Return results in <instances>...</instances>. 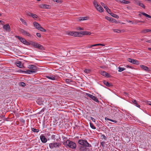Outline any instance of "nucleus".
<instances>
[{
    "label": "nucleus",
    "instance_id": "1",
    "mask_svg": "<svg viewBox=\"0 0 151 151\" xmlns=\"http://www.w3.org/2000/svg\"><path fill=\"white\" fill-rule=\"evenodd\" d=\"M80 145L78 146L77 149L78 151H83V150L88 147H91V145L89 144L86 140L79 139L78 141Z\"/></svg>",
    "mask_w": 151,
    "mask_h": 151
},
{
    "label": "nucleus",
    "instance_id": "2",
    "mask_svg": "<svg viewBox=\"0 0 151 151\" xmlns=\"http://www.w3.org/2000/svg\"><path fill=\"white\" fill-rule=\"evenodd\" d=\"M63 144L67 148H70L72 149H76V144L75 142L68 139L64 142Z\"/></svg>",
    "mask_w": 151,
    "mask_h": 151
},
{
    "label": "nucleus",
    "instance_id": "3",
    "mask_svg": "<svg viewBox=\"0 0 151 151\" xmlns=\"http://www.w3.org/2000/svg\"><path fill=\"white\" fill-rule=\"evenodd\" d=\"M31 45L35 47V48H38L41 50H44V47L40 44H39L35 42H33L31 43Z\"/></svg>",
    "mask_w": 151,
    "mask_h": 151
},
{
    "label": "nucleus",
    "instance_id": "4",
    "mask_svg": "<svg viewBox=\"0 0 151 151\" xmlns=\"http://www.w3.org/2000/svg\"><path fill=\"white\" fill-rule=\"evenodd\" d=\"M61 145V143L59 142H52L49 144V146L50 149H52L54 148L59 147Z\"/></svg>",
    "mask_w": 151,
    "mask_h": 151
},
{
    "label": "nucleus",
    "instance_id": "5",
    "mask_svg": "<svg viewBox=\"0 0 151 151\" xmlns=\"http://www.w3.org/2000/svg\"><path fill=\"white\" fill-rule=\"evenodd\" d=\"M134 2V4L136 5H138L139 6H140V7L143 8L144 9L145 8V6L144 5V4L141 2V1H140L139 0H133Z\"/></svg>",
    "mask_w": 151,
    "mask_h": 151
},
{
    "label": "nucleus",
    "instance_id": "6",
    "mask_svg": "<svg viewBox=\"0 0 151 151\" xmlns=\"http://www.w3.org/2000/svg\"><path fill=\"white\" fill-rule=\"evenodd\" d=\"M86 95L88 96L89 98H91L95 102L98 103L99 102V101L97 97L88 93H87Z\"/></svg>",
    "mask_w": 151,
    "mask_h": 151
},
{
    "label": "nucleus",
    "instance_id": "7",
    "mask_svg": "<svg viewBox=\"0 0 151 151\" xmlns=\"http://www.w3.org/2000/svg\"><path fill=\"white\" fill-rule=\"evenodd\" d=\"M68 34V35L72 36H73L74 37H79L80 34L78 32L72 31L69 32Z\"/></svg>",
    "mask_w": 151,
    "mask_h": 151
},
{
    "label": "nucleus",
    "instance_id": "8",
    "mask_svg": "<svg viewBox=\"0 0 151 151\" xmlns=\"http://www.w3.org/2000/svg\"><path fill=\"white\" fill-rule=\"evenodd\" d=\"M128 61L134 64L138 65L139 64V62L137 60L133 59L130 58H128Z\"/></svg>",
    "mask_w": 151,
    "mask_h": 151
},
{
    "label": "nucleus",
    "instance_id": "9",
    "mask_svg": "<svg viewBox=\"0 0 151 151\" xmlns=\"http://www.w3.org/2000/svg\"><path fill=\"white\" fill-rule=\"evenodd\" d=\"M79 37H81V35H90L91 33L87 31H81V32H79Z\"/></svg>",
    "mask_w": 151,
    "mask_h": 151
},
{
    "label": "nucleus",
    "instance_id": "10",
    "mask_svg": "<svg viewBox=\"0 0 151 151\" xmlns=\"http://www.w3.org/2000/svg\"><path fill=\"white\" fill-rule=\"evenodd\" d=\"M22 71L23 73L29 74L36 73V71H35V70H32L29 69L27 70H23Z\"/></svg>",
    "mask_w": 151,
    "mask_h": 151
},
{
    "label": "nucleus",
    "instance_id": "11",
    "mask_svg": "<svg viewBox=\"0 0 151 151\" xmlns=\"http://www.w3.org/2000/svg\"><path fill=\"white\" fill-rule=\"evenodd\" d=\"M46 77L52 80H56V76L55 75H51L50 76H46Z\"/></svg>",
    "mask_w": 151,
    "mask_h": 151
},
{
    "label": "nucleus",
    "instance_id": "12",
    "mask_svg": "<svg viewBox=\"0 0 151 151\" xmlns=\"http://www.w3.org/2000/svg\"><path fill=\"white\" fill-rule=\"evenodd\" d=\"M40 138L41 142L43 143H46L47 141V139L43 135H41L40 136Z\"/></svg>",
    "mask_w": 151,
    "mask_h": 151
},
{
    "label": "nucleus",
    "instance_id": "13",
    "mask_svg": "<svg viewBox=\"0 0 151 151\" xmlns=\"http://www.w3.org/2000/svg\"><path fill=\"white\" fill-rule=\"evenodd\" d=\"M28 68L32 70H35V71H36V72L38 68L36 66L34 65H29L28 67Z\"/></svg>",
    "mask_w": 151,
    "mask_h": 151
},
{
    "label": "nucleus",
    "instance_id": "14",
    "mask_svg": "<svg viewBox=\"0 0 151 151\" xmlns=\"http://www.w3.org/2000/svg\"><path fill=\"white\" fill-rule=\"evenodd\" d=\"M101 73L103 76L107 78H109L111 76L109 73L104 71H101Z\"/></svg>",
    "mask_w": 151,
    "mask_h": 151
},
{
    "label": "nucleus",
    "instance_id": "15",
    "mask_svg": "<svg viewBox=\"0 0 151 151\" xmlns=\"http://www.w3.org/2000/svg\"><path fill=\"white\" fill-rule=\"evenodd\" d=\"M3 29L6 31H9L10 30V26L8 24H6L3 26Z\"/></svg>",
    "mask_w": 151,
    "mask_h": 151
},
{
    "label": "nucleus",
    "instance_id": "16",
    "mask_svg": "<svg viewBox=\"0 0 151 151\" xmlns=\"http://www.w3.org/2000/svg\"><path fill=\"white\" fill-rule=\"evenodd\" d=\"M40 7L41 8H45L49 9L50 8V6L47 4H42L40 5Z\"/></svg>",
    "mask_w": 151,
    "mask_h": 151
},
{
    "label": "nucleus",
    "instance_id": "17",
    "mask_svg": "<svg viewBox=\"0 0 151 151\" xmlns=\"http://www.w3.org/2000/svg\"><path fill=\"white\" fill-rule=\"evenodd\" d=\"M15 37L18 39L23 44L24 43V41L26 40L25 39L19 36H16Z\"/></svg>",
    "mask_w": 151,
    "mask_h": 151
},
{
    "label": "nucleus",
    "instance_id": "18",
    "mask_svg": "<svg viewBox=\"0 0 151 151\" xmlns=\"http://www.w3.org/2000/svg\"><path fill=\"white\" fill-rule=\"evenodd\" d=\"M96 9L100 12H102L104 9L100 5H99L97 6H96Z\"/></svg>",
    "mask_w": 151,
    "mask_h": 151
},
{
    "label": "nucleus",
    "instance_id": "19",
    "mask_svg": "<svg viewBox=\"0 0 151 151\" xmlns=\"http://www.w3.org/2000/svg\"><path fill=\"white\" fill-rule=\"evenodd\" d=\"M140 67L142 68L145 71H147L148 72L150 71L149 68L146 66L141 65H140Z\"/></svg>",
    "mask_w": 151,
    "mask_h": 151
},
{
    "label": "nucleus",
    "instance_id": "20",
    "mask_svg": "<svg viewBox=\"0 0 151 151\" xmlns=\"http://www.w3.org/2000/svg\"><path fill=\"white\" fill-rule=\"evenodd\" d=\"M103 83L104 84L107 86L111 87L113 86L111 83H110L106 81H104Z\"/></svg>",
    "mask_w": 151,
    "mask_h": 151
},
{
    "label": "nucleus",
    "instance_id": "21",
    "mask_svg": "<svg viewBox=\"0 0 151 151\" xmlns=\"http://www.w3.org/2000/svg\"><path fill=\"white\" fill-rule=\"evenodd\" d=\"M33 24L34 26L37 29H38L40 27V25L36 22H34Z\"/></svg>",
    "mask_w": 151,
    "mask_h": 151
},
{
    "label": "nucleus",
    "instance_id": "22",
    "mask_svg": "<svg viewBox=\"0 0 151 151\" xmlns=\"http://www.w3.org/2000/svg\"><path fill=\"white\" fill-rule=\"evenodd\" d=\"M109 14H110L113 17L116 18L117 19H118L119 18V17L117 15L111 12V13H110Z\"/></svg>",
    "mask_w": 151,
    "mask_h": 151
},
{
    "label": "nucleus",
    "instance_id": "23",
    "mask_svg": "<svg viewBox=\"0 0 151 151\" xmlns=\"http://www.w3.org/2000/svg\"><path fill=\"white\" fill-rule=\"evenodd\" d=\"M132 102L137 107L139 108L140 107V106L138 104L137 101L135 100H134L132 101Z\"/></svg>",
    "mask_w": 151,
    "mask_h": 151
},
{
    "label": "nucleus",
    "instance_id": "24",
    "mask_svg": "<svg viewBox=\"0 0 151 151\" xmlns=\"http://www.w3.org/2000/svg\"><path fill=\"white\" fill-rule=\"evenodd\" d=\"M16 65L19 68H22V62L19 61H18L17 62Z\"/></svg>",
    "mask_w": 151,
    "mask_h": 151
},
{
    "label": "nucleus",
    "instance_id": "25",
    "mask_svg": "<svg viewBox=\"0 0 151 151\" xmlns=\"http://www.w3.org/2000/svg\"><path fill=\"white\" fill-rule=\"evenodd\" d=\"M24 44L27 45H31V43L33 41H30L29 42H27L26 40L24 41Z\"/></svg>",
    "mask_w": 151,
    "mask_h": 151
},
{
    "label": "nucleus",
    "instance_id": "26",
    "mask_svg": "<svg viewBox=\"0 0 151 151\" xmlns=\"http://www.w3.org/2000/svg\"><path fill=\"white\" fill-rule=\"evenodd\" d=\"M141 13L142 14L145 16L146 17L151 18V16H150V15L144 12H142Z\"/></svg>",
    "mask_w": 151,
    "mask_h": 151
},
{
    "label": "nucleus",
    "instance_id": "27",
    "mask_svg": "<svg viewBox=\"0 0 151 151\" xmlns=\"http://www.w3.org/2000/svg\"><path fill=\"white\" fill-rule=\"evenodd\" d=\"M105 18L107 19V20L110 21H113L114 20V19L111 18L108 16H105Z\"/></svg>",
    "mask_w": 151,
    "mask_h": 151
},
{
    "label": "nucleus",
    "instance_id": "28",
    "mask_svg": "<svg viewBox=\"0 0 151 151\" xmlns=\"http://www.w3.org/2000/svg\"><path fill=\"white\" fill-rule=\"evenodd\" d=\"M20 20L23 24L26 25H27V24L25 20L21 18L20 19Z\"/></svg>",
    "mask_w": 151,
    "mask_h": 151
},
{
    "label": "nucleus",
    "instance_id": "29",
    "mask_svg": "<svg viewBox=\"0 0 151 151\" xmlns=\"http://www.w3.org/2000/svg\"><path fill=\"white\" fill-rule=\"evenodd\" d=\"M105 7L104 9L109 14H110V13L111 12L109 8L107 6Z\"/></svg>",
    "mask_w": 151,
    "mask_h": 151
},
{
    "label": "nucleus",
    "instance_id": "30",
    "mask_svg": "<svg viewBox=\"0 0 151 151\" xmlns=\"http://www.w3.org/2000/svg\"><path fill=\"white\" fill-rule=\"evenodd\" d=\"M38 29L43 32H46V30L45 29H44L41 26Z\"/></svg>",
    "mask_w": 151,
    "mask_h": 151
},
{
    "label": "nucleus",
    "instance_id": "31",
    "mask_svg": "<svg viewBox=\"0 0 151 151\" xmlns=\"http://www.w3.org/2000/svg\"><path fill=\"white\" fill-rule=\"evenodd\" d=\"M80 18L81 19H79V20H80V21L84 20H86L87 19H88V17H80Z\"/></svg>",
    "mask_w": 151,
    "mask_h": 151
},
{
    "label": "nucleus",
    "instance_id": "32",
    "mask_svg": "<svg viewBox=\"0 0 151 151\" xmlns=\"http://www.w3.org/2000/svg\"><path fill=\"white\" fill-rule=\"evenodd\" d=\"M147 32H148V29H143L141 32V33H145Z\"/></svg>",
    "mask_w": 151,
    "mask_h": 151
},
{
    "label": "nucleus",
    "instance_id": "33",
    "mask_svg": "<svg viewBox=\"0 0 151 151\" xmlns=\"http://www.w3.org/2000/svg\"><path fill=\"white\" fill-rule=\"evenodd\" d=\"M19 85L23 87H24L26 85V84L24 82H22L19 83Z\"/></svg>",
    "mask_w": 151,
    "mask_h": 151
},
{
    "label": "nucleus",
    "instance_id": "34",
    "mask_svg": "<svg viewBox=\"0 0 151 151\" xmlns=\"http://www.w3.org/2000/svg\"><path fill=\"white\" fill-rule=\"evenodd\" d=\"M32 131L34 132H39L38 129H37L33 128H32Z\"/></svg>",
    "mask_w": 151,
    "mask_h": 151
},
{
    "label": "nucleus",
    "instance_id": "35",
    "mask_svg": "<svg viewBox=\"0 0 151 151\" xmlns=\"http://www.w3.org/2000/svg\"><path fill=\"white\" fill-rule=\"evenodd\" d=\"M118 69H119L118 71L119 72H122V71H123V70H125V68H121V67H119L118 68Z\"/></svg>",
    "mask_w": 151,
    "mask_h": 151
},
{
    "label": "nucleus",
    "instance_id": "36",
    "mask_svg": "<svg viewBox=\"0 0 151 151\" xmlns=\"http://www.w3.org/2000/svg\"><path fill=\"white\" fill-rule=\"evenodd\" d=\"M90 127L92 128L93 129H96V127L94 126L93 124L92 123H90Z\"/></svg>",
    "mask_w": 151,
    "mask_h": 151
},
{
    "label": "nucleus",
    "instance_id": "37",
    "mask_svg": "<svg viewBox=\"0 0 151 151\" xmlns=\"http://www.w3.org/2000/svg\"><path fill=\"white\" fill-rule=\"evenodd\" d=\"M19 31L23 35H24L26 31L22 29H20L19 30Z\"/></svg>",
    "mask_w": 151,
    "mask_h": 151
},
{
    "label": "nucleus",
    "instance_id": "38",
    "mask_svg": "<svg viewBox=\"0 0 151 151\" xmlns=\"http://www.w3.org/2000/svg\"><path fill=\"white\" fill-rule=\"evenodd\" d=\"M93 4L94 5L95 7H96V6H97L99 5L97 3V1L96 0H94V1L93 2Z\"/></svg>",
    "mask_w": 151,
    "mask_h": 151
},
{
    "label": "nucleus",
    "instance_id": "39",
    "mask_svg": "<svg viewBox=\"0 0 151 151\" xmlns=\"http://www.w3.org/2000/svg\"><path fill=\"white\" fill-rule=\"evenodd\" d=\"M91 71V70H90L88 69H86L84 70V72L87 73H89Z\"/></svg>",
    "mask_w": 151,
    "mask_h": 151
},
{
    "label": "nucleus",
    "instance_id": "40",
    "mask_svg": "<svg viewBox=\"0 0 151 151\" xmlns=\"http://www.w3.org/2000/svg\"><path fill=\"white\" fill-rule=\"evenodd\" d=\"M113 30L115 32L119 33L121 32L120 31L119 29H113Z\"/></svg>",
    "mask_w": 151,
    "mask_h": 151
},
{
    "label": "nucleus",
    "instance_id": "41",
    "mask_svg": "<svg viewBox=\"0 0 151 151\" xmlns=\"http://www.w3.org/2000/svg\"><path fill=\"white\" fill-rule=\"evenodd\" d=\"M65 82L67 83H68L69 82H71L72 81V80L70 79H65Z\"/></svg>",
    "mask_w": 151,
    "mask_h": 151
},
{
    "label": "nucleus",
    "instance_id": "42",
    "mask_svg": "<svg viewBox=\"0 0 151 151\" xmlns=\"http://www.w3.org/2000/svg\"><path fill=\"white\" fill-rule=\"evenodd\" d=\"M31 17H33L34 18H37L38 17H37V16L36 14H32Z\"/></svg>",
    "mask_w": 151,
    "mask_h": 151
},
{
    "label": "nucleus",
    "instance_id": "43",
    "mask_svg": "<svg viewBox=\"0 0 151 151\" xmlns=\"http://www.w3.org/2000/svg\"><path fill=\"white\" fill-rule=\"evenodd\" d=\"M25 34L27 36H28L29 37H30L31 36V34L29 32H28L26 31V32H25Z\"/></svg>",
    "mask_w": 151,
    "mask_h": 151
},
{
    "label": "nucleus",
    "instance_id": "44",
    "mask_svg": "<svg viewBox=\"0 0 151 151\" xmlns=\"http://www.w3.org/2000/svg\"><path fill=\"white\" fill-rule=\"evenodd\" d=\"M32 14L29 12H27L26 13V14L27 16L31 17Z\"/></svg>",
    "mask_w": 151,
    "mask_h": 151
},
{
    "label": "nucleus",
    "instance_id": "45",
    "mask_svg": "<svg viewBox=\"0 0 151 151\" xmlns=\"http://www.w3.org/2000/svg\"><path fill=\"white\" fill-rule=\"evenodd\" d=\"M53 1L55 2H56L58 3L62 2V1L61 0H53Z\"/></svg>",
    "mask_w": 151,
    "mask_h": 151
},
{
    "label": "nucleus",
    "instance_id": "46",
    "mask_svg": "<svg viewBox=\"0 0 151 151\" xmlns=\"http://www.w3.org/2000/svg\"><path fill=\"white\" fill-rule=\"evenodd\" d=\"M130 3V2L129 1H125L124 0L123 3L124 4H128Z\"/></svg>",
    "mask_w": 151,
    "mask_h": 151
},
{
    "label": "nucleus",
    "instance_id": "47",
    "mask_svg": "<svg viewBox=\"0 0 151 151\" xmlns=\"http://www.w3.org/2000/svg\"><path fill=\"white\" fill-rule=\"evenodd\" d=\"M101 137H102V139H104L105 140H106V136L104 134H102L101 135Z\"/></svg>",
    "mask_w": 151,
    "mask_h": 151
},
{
    "label": "nucleus",
    "instance_id": "48",
    "mask_svg": "<svg viewBox=\"0 0 151 151\" xmlns=\"http://www.w3.org/2000/svg\"><path fill=\"white\" fill-rule=\"evenodd\" d=\"M76 29L78 30H83L84 29L83 28H81L80 27H78Z\"/></svg>",
    "mask_w": 151,
    "mask_h": 151
},
{
    "label": "nucleus",
    "instance_id": "49",
    "mask_svg": "<svg viewBox=\"0 0 151 151\" xmlns=\"http://www.w3.org/2000/svg\"><path fill=\"white\" fill-rule=\"evenodd\" d=\"M101 5L104 7V8H105V7H106V6H107L105 4H104V3H103V2H101Z\"/></svg>",
    "mask_w": 151,
    "mask_h": 151
},
{
    "label": "nucleus",
    "instance_id": "50",
    "mask_svg": "<svg viewBox=\"0 0 151 151\" xmlns=\"http://www.w3.org/2000/svg\"><path fill=\"white\" fill-rule=\"evenodd\" d=\"M37 36L39 37H41V34L39 33H37L36 34Z\"/></svg>",
    "mask_w": 151,
    "mask_h": 151
},
{
    "label": "nucleus",
    "instance_id": "51",
    "mask_svg": "<svg viewBox=\"0 0 151 151\" xmlns=\"http://www.w3.org/2000/svg\"><path fill=\"white\" fill-rule=\"evenodd\" d=\"M105 144V143L104 142H102L101 143V145L103 147H104V146Z\"/></svg>",
    "mask_w": 151,
    "mask_h": 151
},
{
    "label": "nucleus",
    "instance_id": "52",
    "mask_svg": "<svg viewBox=\"0 0 151 151\" xmlns=\"http://www.w3.org/2000/svg\"><path fill=\"white\" fill-rule=\"evenodd\" d=\"M83 151H91L89 149V147L86 148V149L83 150Z\"/></svg>",
    "mask_w": 151,
    "mask_h": 151
},
{
    "label": "nucleus",
    "instance_id": "53",
    "mask_svg": "<svg viewBox=\"0 0 151 151\" xmlns=\"http://www.w3.org/2000/svg\"><path fill=\"white\" fill-rule=\"evenodd\" d=\"M91 120L93 122H95V119H94L92 117H91Z\"/></svg>",
    "mask_w": 151,
    "mask_h": 151
},
{
    "label": "nucleus",
    "instance_id": "54",
    "mask_svg": "<svg viewBox=\"0 0 151 151\" xmlns=\"http://www.w3.org/2000/svg\"><path fill=\"white\" fill-rule=\"evenodd\" d=\"M98 46H99V45H101L102 46H105V45L104 44H98Z\"/></svg>",
    "mask_w": 151,
    "mask_h": 151
},
{
    "label": "nucleus",
    "instance_id": "55",
    "mask_svg": "<svg viewBox=\"0 0 151 151\" xmlns=\"http://www.w3.org/2000/svg\"><path fill=\"white\" fill-rule=\"evenodd\" d=\"M98 46V44L91 45V47H94Z\"/></svg>",
    "mask_w": 151,
    "mask_h": 151
},
{
    "label": "nucleus",
    "instance_id": "56",
    "mask_svg": "<svg viewBox=\"0 0 151 151\" xmlns=\"http://www.w3.org/2000/svg\"><path fill=\"white\" fill-rule=\"evenodd\" d=\"M146 42H149V43L151 42V40H150L147 41H146Z\"/></svg>",
    "mask_w": 151,
    "mask_h": 151
},
{
    "label": "nucleus",
    "instance_id": "57",
    "mask_svg": "<svg viewBox=\"0 0 151 151\" xmlns=\"http://www.w3.org/2000/svg\"><path fill=\"white\" fill-rule=\"evenodd\" d=\"M124 1V0H120V1L119 2H120L121 3H123Z\"/></svg>",
    "mask_w": 151,
    "mask_h": 151
},
{
    "label": "nucleus",
    "instance_id": "58",
    "mask_svg": "<svg viewBox=\"0 0 151 151\" xmlns=\"http://www.w3.org/2000/svg\"><path fill=\"white\" fill-rule=\"evenodd\" d=\"M110 119H109L107 118H106V117H105V119L106 120H109H109H110Z\"/></svg>",
    "mask_w": 151,
    "mask_h": 151
},
{
    "label": "nucleus",
    "instance_id": "59",
    "mask_svg": "<svg viewBox=\"0 0 151 151\" xmlns=\"http://www.w3.org/2000/svg\"><path fill=\"white\" fill-rule=\"evenodd\" d=\"M113 122L115 123H116L117 122V121L116 120H113Z\"/></svg>",
    "mask_w": 151,
    "mask_h": 151
},
{
    "label": "nucleus",
    "instance_id": "60",
    "mask_svg": "<svg viewBox=\"0 0 151 151\" xmlns=\"http://www.w3.org/2000/svg\"><path fill=\"white\" fill-rule=\"evenodd\" d=\"M127 67H129V68H132L131 66H129V65H127Z\"/></svg>",
    "mask_w": 151,
    "mask_h": 151
},
{
    "label": "nucleus",
    "instance_id": "61",
    "mask_svg": "<svg viewBox=\"0 0 151 151\" xmlns=\"http://www.w3.org/2000/svg\"><path fill=\"white\" fill-rule=\"evenodd\" d=\"M137 22L136 23H139V22H140V21H136V22Z\"/></svg>",
    "mask_w": 151,
    "mask_h": 151
},
{
    "label": "nucleus",
    "instance_id": "62",
    "mask_svg": "<svg viewBox=\"0 0 151 151\" xmlns=\"http://www.w3.org/2000/svg\"><path fill=\"white\" fill-rule=\"evenodd\" d=\"M148 49L149 50H151V48H148Z\"/></svg>",
    "mask_w": 151,
    "mask_h": 151
},
{
    "label": "nucleus",
    "instance_id": "63",
    "mask_svg": "<svg viewBox=\"0 0 151 151\" xmlns=\"http://www.w3.org/2000/svg\"><path fill=\"white\" fill-rule=\"evenodd\" d=\"M151 32V29H148V32Z\"/></svg>",
    "mask_w": 151,
    "mask_h": 151
},
{
    "label": "nucleus",
    "instance_id": "64",
    "mask_svg": "<svg viewBox=\"0 0 151 151\" xmlns=\"http://www.w3.org/2000/svg\"><path fill=\"white\" fill-rule=\"evenodd\" d=\"M138 15H139V16L140 17H141V16H142V15H141V14H139Z\"/></svg>",
    "mask_w": 151,
    "mask_h": 151
}]
</instances>
